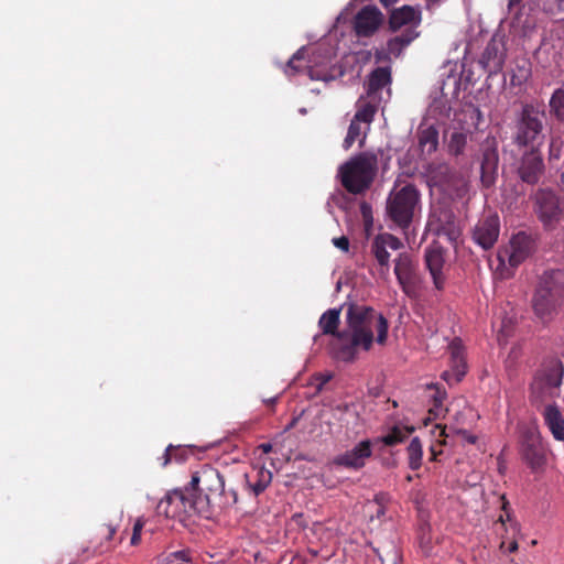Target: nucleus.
<instances>
[{
  "instance_id": "f257e3e1",
  "label": "nucleus",
  "mask_w": 564,
  "mask_h": 564,
  "mask_svg": "<svg viewBox=\"0 0 564 564\" xmlns=\"http://www.w3.org/2000/svg\"><path fill=\"white\" fill-rule=\"evenodd\" d=\"M388 321L372 307L349 304L346 311L345 328L338 334V344H334L335 356L345 362L357 359L360 350L369 351L373 343L383 345L388 337Z\"/></svg>"
},
{
  "instance_id": "f03ea898",
  "label": "nucleus",
  "mask_w": 564,
  "mask_h": 564,
  "mask_svg": "<svg viewBox=\"0 0 564 564\" xmlns=\"http://www.w3.org/2000/svg\"><path fill=\"white\" fill-rule=\"evenodd\" d=\"M531 305L534 315L550 322L564 305V269L545 270L538 279Z\"/></svg>"
},
{
  "instance_id": "7ed1b4c3",
  "label": "nucleus",
  "mask_w": 564,
  "mask_h": 564,
  "mask_svg": "<svg viewBox=\"0 0 564 564\" xmlns=\"http://www.w3.org/2000/svg\"><path fill=\"white\" fill-rule=\"evenodd\" d=\"M187 486L195 495L196 500L206 502V514L209 512L212 505L227 507L236 503L238 500V495L235 490L226 491L225 479L219 470L208 464L203 465L193 473Z\"/></svg>"
},
{
  "instance_id": "20e7f679",
  "label": "nucleus",
  "mask_w": 564,
  "mask_h": 564,
  "mask_svg": "<svg viewBox=\"0 0 564 564\" xmlns=\"http://www.w3.org/2000/svg\"><path fill=\"white\" fill-rule=\"evenodd\" d=\"M378 172V156L361 152L339 167V177L345 189L354 195L368 191Z\"/></svg>"
},
{
  "instance_id": "39448f33",
  "label": "nucleus",
  "mask_w": 564,
  "mask_h": 564,
  "mask_svg": "<svg viewBox=\"0 0 564 564\" xmlns=\"http://www.w3.org/2000/svg\"><path fill=\"white\" fill-rule=\"evenodd\" d=\"M545 111L524 104L514 121L512 141L518 148L541 149L545 141Z\"/></svg>"
},
{
  "instance_id": "423d86ee",
  "label": "nucleus",
  "mask_w": 564,
  "mask_h": 564,
  "mask_svg": "<svg viewBox=\"0 0 564 564\" xmlns=\"http://www.w3.org/2000/svg\"><path fill=\"white\" fill-rule=\"evenodd\" d=\"M156 513L185 521L195 514L206 516V502L196 500L188 486L169 491L156 505Z\"/></svg>"
},
{
  "instance_id": "0eeeda50",
  "label": "nucleus",
  "mask_w": 564,
  "mask_h": 564,
  "mask_svg": "<svg viewBox=\"0 0 564 564\" xmlns=\"http://www.w3.org/2000/svg\"><path fill=\"white\" fill-rule=\"evenodd\" d=\"M419 200L420 193L412 184L392 192L387 202V213L390 219L400 228H408L413 219Z\"/></svg>"
},
{
  "instance_id": "6e6552de",
  "label": "nucleus",
  "mask_w": 564,
  "mask_h": 564,
  "mask_svg": "<svg viewBox=\"0 0 564 564\" xmlns=\"http://www.w3.org/2000/svg\"><path fill=\"white\" fill-rule=\"evenodd\" d=\"M538 248V235L519 231L513 235L509 242V248L498 252L499 265H505L508 261L511 269L518 268L529 259Z\"/></svg>"
},
{
  "instance_id": "1a4fd4ad",
  "label": "nucleus",
  "mask_w": 564,
  "mask_h": 564,
  "mask_svg": "<svg viewBox=\"0 0 564 564\" xmlns=\"http://www.w3.org/2000/svg\"><path fill=\"white\" fill-rule=\"evenodd\" d=\"M394 262V274L402 291L409 297H416L421 288L416 263L408 252L400 253Z\"/></svg>"
},
{
  "instance_id": "9d476101",
  "label": "nucleus",
  "mask_w": 564,
  "mask_h": 564,
  "mask_svg": "<svg viewBox=\"0 0 564 564\" xmlns=\"http://www.w3.org/2000/svg\"><path fill=\"white\" fill-rule=\"evenodd\" d=\"M517 173L523 183L536 185L545 173L541 149H527L520 158Z\"/></svg>"
},
{
  "instance_id": "9b49d317",
  "label": "nucleus",
  "mask_w": 564,
  "mask_h": 564,
  "mask_svg": "<svg viewBox=\"0 0 564 564\" xmlns=\"http://www.w3.org/2000/svg\"><path fill=\"white\" fill-rule=\"evenodd\" d=\"M534 200L535 213L544 226H550L560 219L563 208L555 192L540 188L534 195Z\"/></svg>"
},
{
  "instance_id": "f8f14e48",
  "label": "nucleus",
  "mask_w": 564,
  "mask_h": 564,
  "mask_svg": "<svg viewBox=\"0 0 564 564\" xmlns=\"http://www.w3.org/2000/svg\"><path fill=\"white\" fill-rule=\"evenodd\" d=\"M403 247L402 241L388 232L377 235L370 245V252L375 257L380 267V274L388 275L390 269V253L389 249L397 251Z\"/></svg>"
},
{
  "instance_id": "ddd939ff",
  "label": "nucleus",
  "mask_w": 564,
  "mask_h": 564,
  "mask_svg": "<svg viewBox=\"0 0 564 564\" xmlns=\"http://www.w3.org/2000/svg\"><path fill=\"white\" fill-rule=\"evenodd\" d=\"M384 15L376 6L362 7L352 20V29L357 37H370L383 24Z\"/></svg>"
},
{
  "instance_id": "4468645a",
  "label": "nucleus",
  "mask_w": 564,
  "mask_h": 564,
  "mask_svg": "<svg viewBox=\"0 0 564 564\" xmlns=\"http://www.w3.org/2000/svg\"><path fill=\"white\" fill-rule=\"evenodd\" d=\"M523 460L532 470L540 469L545 463V449L540 435L534 431H527L521 445Z\"/></svg>"
},
{
  "instance_id": "2eb2a0df",
  "label": "nucleus",
  "mask_w": 564,
  "mask_h": 564,
  "mask_svg": "<svg viewBox=\"0 0 564 564\" xmlns=\"http://www.w3.org/2000/svg\"><path fill=\"white\" fill-rule=\"evenodd\" d=\"M499 232V217L490 215L478 220L473 230V239L482 249L488 250L497 242Z\"/></svg>"
},
{
  "instance_id": "dca6fc26",
  "label": "nucleus",
  "mask_w": 564,
  "mask_h": 564,
  "mask_svg": "<svg viewBox=\"0 0 564 564\" xmlns=\"http://www.w3.org/2000/svg\"><path fill=\"white\" fill-rule=\"evenodd\" d=\"M372 455V443L370 440H364L351 449L336 456L334 464L348 469H360L366 465L368 458Z\"/></svg>"
},
{
  "instance_id": "f3484780",
  "label": "nucleus",
  "mask_w": 564,
  "mask_h": 564,
  "mask_svg": "<svg viewBox=\"0 0 564 564\" xmlns=\"http://www.w3.org/2000/svg\"><path fill=\"white\" fill-rule=\"evenodd\" d=\"M451 370L442 373V379L448 384L458 383L467 372V365L464 355V346L459 339H454L449 346Z\"/></svg>"
},
{
  "instance_id": "a211bd4d",
  "label": "nucleus",
  "mask_w": 564,
  "mask_h": 564,
  "mask_svg": "<svg viewBox=\"0 0 564 564\" xmlns=\"http://www.w3.org/2000/svg\"><path fill=\"white\" fill-rule=\"evenodd\" d=\"M424 261L435 289L443 290L446 282L444 250L438 246L427 247L424 251Z\"/></svg>"
},
{
  "instance_id": "6ab92c4d",
  "label": "nucleus",
  "mask_w": 564,
  "mask_h": 564,
  "mask_svg": "<svg viewBox=\"0 0 564 564\" xmlns=\"http://www.w3.org/2000/svg\"><path fill=\"white\" fill-rule=\"evenodd\" d=\"M436 221V232L438 236L446 237L451 242H455L462 235L459 223L454 213L448 208H438L433 212Z\"/></svg>"
},
{
  "instance_id": "aec40b11",
  "label": "nucleus",
  "mask_w": 564,
  "mask_h": 564,
  "mask_svg": "<svg viewBox=\"0 0 564 564\" xmlns=\"http://www.w3.org/2000/svg\"><path fill=\"white\" fill-rule=\"evenodd\" d=\"M499 154L492 147L484 149L480 162L481 183L485 187H491L498 175Z\"/></svg>"
},
{
  "instance_id": "412c9836",
  "label": "nucleus",
  "mask_w": 564,
  "mask_h": 564,
  "mask_svg": "<svg viewBox=\"0 0 564 564\" xmlns=\"http://www.w3.org/2000/svg\"><path fill=\"white\" fill-rule=\"evenodd\" d=\"M564 366L561 360L553 358L543 365L539 373V379L544 387L557 388L562 383Z\"/></svg>"
},
{
  "instance_id": "4be33fe9",
  "label": "nucleus",
  "mask_w": 564,
  "mask_h": 564,
  "mask_svg": "<svg viewBox=\"0 0 564 564\" xmlns=\"http://www.w3.org/2000/svg\"><path fill=\"white\" fill-rule=\"evenodd\" d=\"M421 21L420 12L410 6H403L391 12L389 18V26L391 31H397L408 24H419Z\"/></svg>"
},
{
  "instance_id": "5701e85b",
  "label": "nucleus",
  "mask_w": 564,
  "mask_h": 564,
  "mask_svg": "<svg viewBox=\"0 0 564 564\" xmlns=\"http://www.w3.org/2000/svg\"><path fill=\"white\" fill-rule=\"evenodd\" d=\"M246 481L249 489L257 497L271 484L272 473L264 467H260L254 469L251 474H246Z\"/></svg>"
},
{
  "instance_id": "b1692460",
  "label": "nucleus",
  "mask_w": 564,
  "mask_h": 564,
  "mask_svg": "<svg viewBox=\"0 0 564 564\" xmlns=\"http://www.w3.org/2000/svg\"><path fill=\"white\" fill-rule=\"evenodd\" d=\"M545 424L556 441H564V419L555 405H546L543 411Z\"/></svg>"
},
{
  "instance_id": "393cba45",
  "label": "nucleus",
  "mask_w": 564,
  "mask_h": 564,
  "mask_svg": "<svg viewBox=\"0 0 564 564\" xmlns=\"http://www.w3.org/2000/svg\"><path fill=\"white\" fill-rule=\"evenodd\" d=\"M340 324V308H329L322 314L318 319V327L322 330L323 335H332L336 338V343L338 344V334L340 330L338 329Z\"/></svg>"
},
{
  "instance_id": "a878e982",
  "label": "nucleus",
  "mask_w": 564,
  "mask_h": 564,
  "mask_svg": "<svg viewBox=\"0 0 564 564\" xmlns=\"http://www.w3.org/2000/svg\"><path fill=\"white\" fill-rule=\"evenodd\" d=\"M480 63L489 75L501 70L503 58L499 55L498 46L495 42L488 43L481 55Z\"/></svg>"
},
{
  "instance_id": "bb28decb",
  "label": "nucleus",
  "mask_w": 564,
  "mask_h": 564,
  "mask_svg": "<svg viewBox=\"0 0 564 564\" xmlns=\"http://www.w3.org/2000/svg\"><path fill=\"white\" fill-rule=\"evenodd\" d=\"M391 83L390 67H377L368 78V94H375Z\"/></svg>"
},
{
  "instance_id": "cd10ccee",
  "label": "nucleus",
  "mask_w": 564,
  "mask_h": 564,
  "mask_svg": "<svg viewBox=\"0 0 564 564\" xmlns=\"http://www.w3.org/2000/svg\"><path fill=\"white\" fill-rule=\"evenodd\" d=\"M419 34L413 28H406L401 35L394 36L388 41L387 51L398 57L402 50L408 46Z\"/></svg>"
},
{
  "instance_id": "c85d7f7f",
  "label": "nucleus",
  "mask_w": 564,
  "mask_h": 564,
  "mask_svg": "<svg viewBox=\"0 0 564 564\" xmlns=\"http://www.w3.org/2000/svg\"><path fill=\"white\" fill-rule=\"evenodd\" d=\"M413 431V426L394 425L386 435L378 438V441L383 443L386 446H395L397 444L404 442Z\"/></svg>"
},
{
  "instance_id": "c756f323",
  "label": "nucleus",
  "mask_w": 564,
  "mask_h": 564,
  "mask_svg": "<svg viewBox=\"0 0 564 564\" xmlns=\"http://www.w3.org/2000/svg\"><path fill=\"white\" fill-rule=\"evenodd\" d=\"M419 145L422 152L431 154L436 151L438 145V131L434 127H427L419 131Z\"/></svg>"
},
{
  "instance_id": "7c9ffc66",
  "label": "nucleus",
  "mask_w": 564,
  "mask_h": 564,
  "mask_svg": "<svg viewBox=\"0 0 564 564\" xmlns=\"http://www.w3.org/2000/svg\"><path fill=\"white\" fill-rule=\"evenodd\" d=\"M549 113L556 122H564V88H556L549 100Z\"/></svg>"
},
{
  "instance_id": "2f4dec72",
  "label": "nucleus",
  "mask_w": 564,
  "mask_h": 564,
  "mask_svg": "<svg viewBox=\"0 0 564 564\" xmlns=\"http://www.w3.org/2000/svg\"><path fill=\"white\" fill-rule=\"evenodd\" d=\"M409 467L417 470L422 466L423 447L419 437H413L406 447Z\"/></svg>"
},
{
  "instance_id": "473e14b6",
  "label": "nucleus",
  "mask_w": 564,
  "mask_h": 564,
  "mask_svg": "<svg viewBox=\"0 0 564 564\" xmlns=\"http://www.w3.org/2000/svg\"><path fill=\"white\" fill-rule=\"evenodd\" d=\"M305 61V50L302 47L297 52L293 54V56L289 59L284 73L288 76H294L299 73H301L305 65L303 64Z\"/></svg>"
},
{
  "instance_id": "72a5a7b5",
  "label": "nucleus",
  "mask_w": 564,
  "mask_h": 564,
  "mask_svg": "<svg viewBox=\"0 0 564 564\" xmlns=\"http://www.w3.org/2000/svg\"><path fill=\"white\" fill-rule=\"evenodd\" d=\"M376 111V106L367 102L358 108L352 119L364 123L366 129H369L370 123L373 121Z\"/></svg>"
},
{
  "instance_id": "f704fd0d",
  "label": "nucleus",
  "mask_w": 564,
  "mask_h": 564,
  "mask_svg": "<svg viewBox=\"0 0 564 564\" xmlns=\"http://www.w3.org/2000/svg\"><path fill=\"white\" fill-rule=\"evenodd\" d=\"M162 466L165 467L172 459L184 462L186 459V449L181 446L169 445L162 455Z\"/></svg>"
},
{
  "instance_id": "c9c22d12",
  "label": "nucleus",
  "mask_w": 564,
  "mask_h": 564,
  "mask_svg": "<svg viewBox=\"0 0 564 564\" xmlns=\"http://www.w3.org/2000/svg\"><path fill=\"white\" fill-rule=\"evenodd\" d=\"M361 124L362 123L358 122L357 120H354V119L351 120L349 128H348L347 135L343 142V148L345 150H349L352 147V144L355 143V141L358 140L359 137L361 135V133H362Z\"/></svg>"
},
{
  "instance_id": "e433bc0d",
  "label": "nucleus",
  "mask_w": 564,
  "mask_h": 564,
  "mask_svg": "<svg viewBox=\"0 0 564 564\" xmlns=\"http://www.w3.org/2000/svg\"><path fill=\"white\" fill-rule=\"evenodd\" d=\"M467 138L463 132H453L451 134L448 149L449 152L454 155H459L463 153L466 147Z\"/></svg>"
},
{
  "instance_id": "4c0bfd02",
  "label": "nucleus",
  "mask_w": 564,
  "mask_h": 564,
  "mask_svg": "<svg viewBox=\"0 0 564 564\" xmlns=\"http://www.w3.org/2000/svg\"><path fill=\"white\" fill-rule=\"evenodd\" d=\"M530 76V69L527 67H518V73H513L510 78L512 86H521Z\"/></svg>"
},
{
  "instance_id": "58836bf2",
  "label": "nucleus",
  "mask_w": 564,
  "mask_h": 564,
  "mask_svg": "<svg viewBox=\"0 0 564 564\" xmlns=\"http://www.w3.org/2000/svg\"><path fill=\"white\" fill-rule=\"evenodd\" d=\"M144 527V521L142 519H138L133 524V532L131 535L130 543L131 545H138L141 540V532Z\"/></svg>"
},
{
  "instance_id": "ea45409f",
  "label": "nucleus",
  "mask_w": 564,
  "mask_h": 564,
  "mask_svg": "<svg viewBox=\"0 0 564 564\" xmlns=\"http://www.w3.org/2000/svg\"><path fill=\"white\" fill-rule=\"evenodd\" d=\"M333 243L336 248L347 252L349 250V240L346 236H341L333 239Z\"/></svg>"
},
{
  "instance_id": "a19ab883",
  "label": "nucleus",
  "mask_w": 564,
  "mask_h": 564,
  "mask_svg": "<svg viewBox=\"0 0 564 564\" xmlns=\"http://www.w3.org/2000/svg\"><path fill=\"white\" fill-rule=\"evenodd\" d=\"M360 210H361V214H362L365 223L366 224H371L372 223V216H371V207H370V205L364 202L360 205Z\"/></svg>"
},
{
  "instance_id": "79ce46f5",
  "label": "nucleus",
  "mask_w": 564,
  "mask_h": 564,
  "mask_svg": "<svg viewBox=\"0 0 564 564\" xmlns=\"http://www.w3.org/2000/svg\"><path fill=\"white\" fill-rule=\"evenodd\" d=\"M451 430L457 434H460L463 438L470 444H475L477 441V437L468 433L466 430H455L454 427H451Z\"/></svg>"
},
{
  "instance_id": "37998d69",
  "label": "nucleus",
  "mask_w": 564,
  "mask_h": 564,
  "mask_svg": "<svg viewBox=\"0 0 564 564\" xmlns=\"http://www.w3.org/2000/svg\"><path fill=\"white\" fill-rule=\"evenodd\" d=\"M435 388H436V394L433 398H434L435 406L438 408V406H442L446 393H445V391H440V389L437 387H435Z\"/></svg>"
},
{
  "instance_id": "c03bdc74",
  "label": "nucleus",
  "mask_w": 564,
  "mask_h": 564,
  "mask_svg": "<svg viewBox=\"0 0 564 564\" xmlns=\"http://www.w3.org/2000/svg\"><path fill=\"white\" fill-rule=\"evenodd\" d=\"M560 155H561V149L560 148H554V144L552 142L550 144V155H549V159L550 160L558 159Z\"/></svg>"
},
{
  "instance_id": "a18cd8bd",
  "label": "nucleus",
  "mask_w": 564,
  "mask_h": 564,
  "mask_svg": "<svg viewBox=\"0 0 564 564\" xmlns=\"http://www.w3.org/2000/svg\"><path fill=\"white\" fill-rule=\"evenodd\" d=\"M106 531H107L106 539L111 540L113 538V535L116 534L117 529L113 525H107Z\"/></svg>"
},
{
  "instance_id": "49530a36",
  "label": "nucleus",
  "mask_w": 564,
  "mask_h": 564,
  "mask_svg": "<svg viewBox=\"0 0 564 564\" xmlns=\"http://www.w3.org/2000/svg\"><path fill=\"white\" fill-rule=\"evenodd\" d=\"M318 379H321V382L317 384V390H322L323 386L329 381L330 376H319Z\"/></svg>"
},
{
  "instance_id": "de8ad7c7",
  "label": "nucleus",
  "mask_w": 564,
  "mask_h": 564,
  "mask_svg": "<svg viewBox=\"0 0 564 564\" xmlns=\"http://www.w3.org/2000/svg\"><path fill=\"white\" fill-rule=\"evenodd\" d=\"M376 506H377L376 516L378 519H380L384 514V508L380 502H376Z\"/></svg>"
},
{
  "instance_id": "09e8293b",
  "label": "nucleus",
  "mask_w": 564,
  "mask_h": 564,
  "mask_svg": "<svg viewBox=\"0 0 564 564\" xmlns=\"http://www.w3.org/2000/svg\"><path fill=\"white\" fill-rule=\"evenodd\" d=\"M173 555L182 562L188 561L187 555L184 551L175 552Z\"/></svg>"
},
{
  "instance_id": "8fccbe9b",
  "label": "nucleus",
  "mask_w": 564,
  "mask_h": 564,
  "mask_svg": "<svg viewBox=\"0 0 564 564\" xmlns=\"http://www.w3.org/2000/svg\"><path fill=\"white\" fill-rule=\"evenodd\" d=\"M260 449H261L263 453L268 454V453H270V452L272 451V444H270V443H263V444H261V445H260Z\"/></svg>"
},
{
  "instance_id": "3c124183",
  "label": "nucleus",
  "mask_w": 564,
  "mask_h": 564,
  "mask_svg": "<svg viewBox=\"0 0 564 564\" xmlns=\"http://www.w3.org/2000/svg\"><path fill=\"white\" fill-rule=\"evenodd\" d=\"M522 1L523 0H508V9L512 10V8L520 6Z\"/></svg>"
},
{
  "instance_id": "603ef678",
  "label": "nucleus",
  "mask_w": 564,
  "mask_h": 564,
  "mask_svg": "<svg viewBox=\"0 0 564 564\" xmlns=\"http://www.w3.org/2000/svg\"><path fill=\"white\" fill-rule=\"evenodd\" d=\"M518 550V542L517 541H511L507 547V551L510 552V553H513Z\"/></svg>"
},
{
  "instance_id": "864d4df0",
  "label": "nucleus",
  "mask_w": 564,
  "mask_h": 564,
  "mask_svg": "<svg viewBox=\"0 0 564 564\" xmlns=\"http://www.w3.org/2000/svg\"><path fill=\"white\" fill-rule=\"evenodd\" d=\"M558 12H564V0H554Z\"/></svg>"
},
{
  "instance_id": "5fc2aeb1",
  "label": "nucleus",
  "mask_w": 564,
  "mask_h": 564,
  "mask_svg": "<svg viewBox=\"0 0 564 564\" xmlns=\"http://www.w3.org/2000/svg\"><path fill=\"white\" fill-rule=\"evenodd\" d=\"M437 429H440V436L441 437H447L448 434L446 432L447 426L436 425Z\"/></svg>"
},
{
  "instance_id": "6e6d98bb",
  "label": "nucleus",
  "mask_w": 564,
  "mask_h": 564,
  "mask_svg": "<svg viewBox=\"0 0 564 564\" xmlns=\"http://www.w3.org/2000/svg\"><path fill=\"white\" fill-rule=\"evenodd\" d=\"M382 6H384L386 8L390 7L391 4H393L397 0H379Z\"/></svg>"
},
{
  "instance_id": "4d7b16f0",
  "label": "nucleus",
  "mask_w": 564,
  "mask_h": 564,
  "mask_svg": "<svg viewBox=\"0 0 564 564\" xmlns=\"http://www.w3.org/2000/svg\"><path fill=\"white\" fill-rule=\"evenodd\" d=\"M297 421H299V419H297V417H294V419L290 422V424L286 426V430H291V429H293V427L296 425Z\"/></svg>"
},
{
  "instance_id": "13d9d810",
  "label": "nucleus",
  "mask_w": 564,
  "mask_h": 564,
  "mask_svg": "<svg viewBox=\"0 0 564 564\" xmlns=\"http://www.w3.org/2000/svg\"><path fill=\"white\" fill-rule=\"evenodd\" d=\"M437 456V452L434 449V447H431V459L435 460Z\"/></svg>"
},
{
  "instance_id": "bf43d9fd",
  "label": "nucleus",
  "mask_w": 564,
  "mask_h": 564,
  "mask_svg": "<svg viewBox=\"0 0 564 564\" xmlns=\"http://www.w3.org/2000/svg\"><path fill=\"white\" fill-rule=\"evenodd\" d=\"M513 274L512 271H508L507 273H501L502 278H510Z\"/></svg>"
},
{
  "instance_id": "052dcab7",
  "label": "nucleus",
  "mask_w": 564,
  "mask_h": 564,
  "mask_svg": "<svg viewBox=\"0 0 564 564\" xmlns=\"http://www.w3.org/2000/svg\"><path fill=\"white\" fill-rule=\"evenodd\" d=\"M276 398H272V399H269L268 401H265L268 404L270 405H273L274 402H275Z\"/></svg>"
},
{
  "instance_id": "680f3d73",
  "label": "nucleus",
  "mask_w": 564,
  "mask_h": 564,
  "mask_svg": "<svg viewBox=\"0 0 564 564\" xmlns=\"http://www.w3.org/2000/svg\"><path fill=\"white\" fill-rule=\"evenodd\" d=\"M429 4H437L441 0H426Z\"/></svg>"
},
{
  "instance_id": "e2e57ef3",
  "label": "nucleus",
  "mask_w": 564,
  "mask_h": 564,
  "mask_svg": "<svg viewBox=\"0 0 564 564\" xmlns=\"http://www.w3.org/2000/svg\"><path fill=\"white\" fill-rule=\"evenodd\" d=\"M366 138V132H364V137L359 140V145L362 147Z\"/></svg>"
},
{
  "instance_id": "0e129e2a",
  "label": "nucleus",
  "mask_w": 564,
  "mask_h": 564,
  "mask_svg": "<svg viewBox=\"0 0 564 564\" xmlns=\"http://www.w3.org/2000/svg\"><path fill=\"white\" fill-rule=\"evenodd\" d=\"M505 546H506V542L502 541L500 544V549H505Z\"/></svg>"
}]
</instances>
